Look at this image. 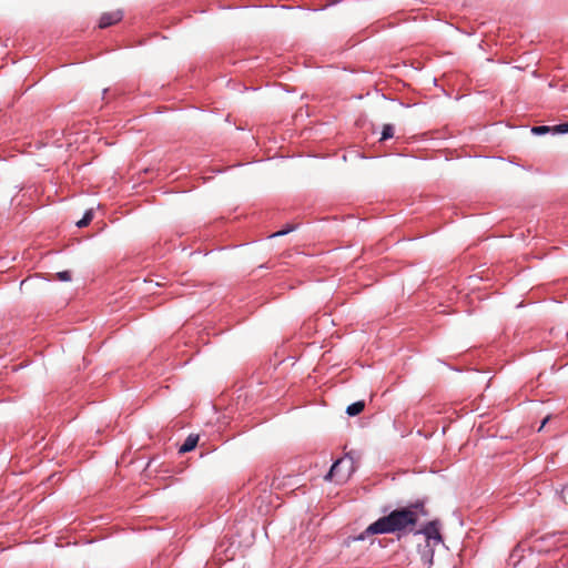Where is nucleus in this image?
<instances>
[{"mask_svg": "<svg viewBox=\"0 0 568 568\" xmlns=\"http://www.w3.org/2000/svg\"><path fill=\"white\" fill-rule=\"evenodd\" d=\"M420 515H425L423 504H413L408 507L395 509L387 516L381 517L371 524L365 534H393L399 531H413Z\"/></svg>", "mask_w": 568, "mask_h": 568, "instance_id": "f257e3e1", "label": "nucleus"}, {"mask_svg": "<svg viewBox=\"0 0 568 568\" xmlns=\"http://www.w3.org/2000/svg\"><path fill=\"white\" fill-rule=\"evenodd\" d=\"M353 471V463L351 460L338 459L336 460L329 471L325 475V480L336 479L337 481L346 480Z\"/></svg>", "mask_w": 568, "mask_h": 568, "instance_id": "f03ea898", "label": "nucleus"}, {"mask_svg": "<svg viewBox=\"0 0 568 568\" xmlns=\"http://www.w3.org/2000/svg\"><path fill=\"white\" fill-rule=\"evenodd\" d=\"M415 536L423 538L424 542L440 544L442 536L436 521L428 523L422 530H418Z\"/></svg>", "mask_w": 568, "mask_h": 568, "instance_id": "7ed1b4c3", "label": "nucleus"}, {"mask_svg": "<svg viewBox=\"0 0 568 568\" xmlns=\"http://www.w3.org/2000/svg\"><path fill=\"white\" fill-rule=\"evenodd\" d=\"M122 18H123V12L121 10L105 12L100 17L99 27L101 29L108 28V27L119 22Z\"/></svg>", "mask_w": 568, "mask_h": 568, "instance_id": "20e7f679", "label": "nucleus"}, {"mask_svg": "<svg viewBox=\"0 0 568 568\" xmlns=\"http://www.w3.org/2000/svg\"><path fill=\"white\" fill-rule=\"evenodd\" d=\"M434 546H436V544H428V542H424V545H418L419 549V554H420V559L423 561L424 565H426L427 567H430L433 565V559H434Z\"/></svg>", "mask_w": 568, "mask_h": 568, "instance_id": "39448f33", "label": "nucleus"}, {"mask_svg": "<svg viewBox=\"0 0 568 568\" xmlns=\"http://www.w3.org/2000/svg\"><path fill=\"white\" fill-rule=\"evenodd\" d=\"M199 443V435L190 434L184 443L180 446L179 453L185 454L193 450Z\"/></svg>", "mask_w": 568, "mask_h": 568, "instance_id": "423d86ee", "label": "nucleus"}, {"mask_svg": "<svg viewBox=\"0 0 568 568\" xmlns=\"http://www.w3.org/2000/svg\"><path fill=\"white\" fill-rule=\"evenodd\" d=\"M365 408V403L363 400H358V402H355L351 405L347 406L346 408V413L349 415V416H356L358 414H361Z\"/></svg>", "mask_w": 568, "mask_h": 568, "instance_id": "0eeeda50", "label": "nucleus"}, {"mask_svg": "<svg viewBox=\"0 0 568 568\" xmlns=\"http://www.w3.org/2000/svg\"><path fill=\"white\" fill-rule=\"evenodd\" d=\"M92 219H93V211L88 210L84 213L83 217L77 222V226L80 229L85 227L87 225H89V223L92 221Z\"/></svg>", "mask_w": 568, "mask_h": 568, "instance_id": "6e6552de", "label": "nucleus"}, {"mask_svg": "<svg viewBox=\"0 0 568 568\" xmlns=\"http://www.w3.org/2000/svg\"><path fill=\"white\" fill-rule=\"evenodd\" d=\"M222 554H224L226 559H232L234 557V551H232L231 547L223 549V544H220L215 548V555L221 556Z\"/></svg>", "mask_w": 568, "mask_h": 568, "instance_id": "1a4fd4ad", "label": "nucleus"}, {"mask_svg": "<svg viewBox=\"0 0 568 568\" xmlns=\"http://www.w3.org/2000/svg\"><path fill=\"white\" fill-rule=\"evenodd\" d=\"M393 135H394V128H393V125L392 124H385L383 126L381 140L390 139V138H393Z\"/></svg>", "mask_w": 568, "mask_h": 568, "instance_id": "9d476101", "label": "nucleus"}, {"mask_svg": "<svg viewBox=\"0 0 568 568\" xmlns=\"http://www.w3.org/2000/svg\"><path fill=\"white\" fill-rule=\"evenodd\" d=\"M531 132L534 134H545V133H548V132H552L551 130V126H547V125H540V126H534L531 129Z\"/></svg>", "mask_w": 568, "mask_h": 568, "instance_id": "9b49d317", "label": "nucleus"}, {"mask_svg": "<svg viewBox=\"0 0 568 568\" xmlns=\"http://www.w3.org/2000/svg\"><path fill=\"white\" fill-rule=\"evenodd\" d=\"M551 130H552V133H567L568 132V123L551 126Z\"/></svg>", "mask_w": 568, "mask_h": 568, "instance_id": "f8f14e48", "label": "nucleus"}, {"mask_svg": "<svg viewBox=\"0 0 568 568\" xmlns=\"http://www.w3.org/2000/svg\"><path fill=\"white\" fill-rule=\"evenodd\" d=\"M57 277L59 281L68 282L71 280V273L69 271H62L57 273Z\"/></svg>", "mask_w": 568, "mask_h": 568, "instance_id": "ddd939ff", "label": "nucleus"}, {"mask_svg": "<svg viewBox=\"0 0 568 568\" xmlns=\"http://www.w3.org/2000/svg\"><path fill=\"white\" fill-rule=\"evenodd\" d=\"M281 486H282V480L277 477H274L271 483L272 489L277 490L281 488Z\"/></svg>", "mask_w": 568, "mask_h": 568, "instance_id": "4468645a", "label": "nucleus"}, {"mask_svg": "<svg viewBox=\"0 0 568 568\" xmlns=\"http://www.w3.org/2000/svg\"><path fill=\"white\" fill-rule=\"evenodd\" d=\"M284 235V229L277 231L276 233L272 234L271 236H282Z\"/></svg>", "mask_w": 568, "mask_h": 568, "instance_id": "2eb2a0df", "label": "nucleus"}, {"mask_svg": "<svg viewBox=\"0 0 568 568\" xmlns=\"http://www.w3.org/2000/svg\"><path fill=\"white\" fill-rule=\"evenodd\" d=\"M548 420H549V417L547 416V417L542 420V423H541V426H540L539 430H540V429L546 425V423H547Z\"/></svg>", "mask_w": 568, "mask_h": 568, "instance_id": "dca6fc26", "label": "nucleus"}, {"mask_svg": "<svg viewBox=\"0 0 568 568\" xmlns=\"http://www.w3.org/2000/svg\"><path fill=\"white\" fill-rule=\"evenodd\" d=\"M291 231H293V229L288 224H286V229H285L286 234L290 233Z\"/></svg>", "mask_w": 568, "mask_h": 568, "instance_id": "f3484780", "label": "nucleus"}, {"mask_svg": "<svg viewBox=\"0 0 568 568\" xmlns=\"http://www.w3.org/2000/svg\"><path fill=\"white\" fill-rule=\"evenodd\" d=\"M280 364H282V359H277L275 363V365H280Z\"/></svg>", "mask_w": 568, "mask_h": 568, "instance_id": "a211bd4d", "label": "nucleus"}]
</instances>
